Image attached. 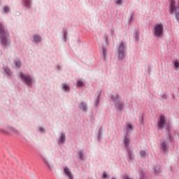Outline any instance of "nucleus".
<instances>
[{
    "instance_id": "nucleus-17",
    "label": "nucleus",
    "mask_w": 179,
    "mask_h": 179,
    "mask_svg": "<svg viewBox=\"0 0 179 179\" xmlns=\"http://www.w3.org/2000/svg\"><path fill=\"white\" fill-rule=\"evenodd\" d=\"M162 173V169L160 168H155V171H154V173L156 175V176H159V174Z\"/></svg>"
},
{
    "instance_id": "nucleus-14",
    "label": "nucleus",
    "mask_w": 179,
    "mask_h": 179,
    "mask_svg": "<svg viewBox=\"0 0 179 179\" xmlns=\"http://www.w3.org/2000/svg\"><path fill=\"white\" fill-rule=\"evenodd\" d=\"M78 156L81 160H85V159H86V157L83 155V152L82 151L78 152Z\"/></svg>"
},
{
    "instance_id": "nucleus-30",
    "label": "nucleus",
    "mask_w": 179,
    "mask_h": 179,
    "mask_svg": "<svg viewBox=\"0 0 179 179\" xmlns=\"http://www.w3.org/2000/svg\"><path fill=\"white\" fill-rule=\"evenodd\" d=\"M103 178H107V173L104 172L103 173Z\"/></svg>"
},
{
    "instance_id": "nucleus-26",
    "label": "nucleus",
    "mask_w": 179,
    "mask_h": 179,
    "mask_svg": "<svg viewBox=\"0 0 179 179\" xmlns=\"http://www.w3.org/2000/svg\"><path fill=\"white\" fill-rule=\"evenodd\" d=\"M103 54L104 57H106L107 56V50L103 49Z\"/></svg>"
},
{
    "instance_id": "nucleus-19",
    "label": "nucleus",
    "mask_w": 179,
    "mask_h": 179,
    "mask_svg": "<svg viewBox=\"0 0 179 179\" xmlns=\"http://www.w3.org/2000/svg\"><path fill=\"white\" fill-rule=\"evenodd\" d=\"M132 129H134V127H132V124H127V131H128V132H129L130 131H132Z\"/></svg>"
},
{
    "instance_id": "nucleus-7",
    "label": "nucleus",
    "mask_w": 179,
    "mask_h": 179,
    "mask_svg": "<svg viewBox=\"0 0 179 179\" xmlns=\"http://www.w3.org/2000/svg\"><path fill=\"white\" fill-rule=\"evenodd\" d=\"M128 154V162H132L135 159V155L134 154V151L131 150V149L127 150Z\"/></svg>"
},
{
    "instance_id": "nucleus-13",
    "label": "nucleus",
    "mask_w": 179,
    "mask_h": 179,
    "mask_svg": "<svg viewBox=\"0 0 179 179\" xmlns=\"http://www.w3.org/2000/svg\"><path fill=\"white\" fill-rule=\"evenodd\" d=\"M116 108L117 110H122V107H124V103H117L115 104Z\"/></svg>"
},
{
    "instance_id": "nucleus-33",
    "label": "nucleus",
    "mask_w": 179,
    "mask_h": 179,
    "mask_svg": "<svg viewBox=\"0 0 179 179\" xmlns=\"http://www.w3.org/2000/svg\"><path fill=\"white\" fill-rule=\"evenodd\" d=\"M124 179H128V178H125Z\"/></svg>"
},
{
    "instance_id": "nucleus-31",
    "label": "nucleus",
    "mask_w": 179,
    "mask_h": 179,
    "mask_svg": "<svg viewBox=\"0 0 179 179\" xmlns=\"http://www.w3.org/2000/svg\"><path fill=\"white\" fill-rule=\"evenodd\" d=\"M39 131H40V132H44V128L40 127Z\"/></svg>"
},
{
    "instance_id": "nucleus-21",
    "label": "nucleus",
    "mask_w": 179,
    "mask_h": 179,
    "mask_svg": "<svg viewBox=\"0 0 179 179\" xmlns=\"http://www.w3.org/2000/svg\"><path fill=\"white\" fill-rule=\"evenodd\" d=\"M174 66H175L176 71H178V69H179V62L176 61L175 63H174Z\"/></svg>"
},
{
    "instance_id": "nucleus-11",
    "label": "nucleus",
    "mask_w": 179,
    "mask_h": 179,
    "mask_svg": "<svg viewBox=\"0 0 179 179\" xmlns=\"http://www.w3.org/2000/svg\"><path fill=\"white\" fill-rule=\"evenodd\" d=\"M63 86V89L65 92H69V90H71V88L69 87V86L68 85V84L66 83H63L62 84Z\"/></svg>"
},
{
    "instance_id": "nucleus-32",
    "label": "nucleus",
    "mask_w": 179,
    "mask_h": 179,
    "mask_svg": "<svg viewBox=\"0 0 179 179\" xmlns=\"http://www.w3.org/2000/svg\"><path fill=\"white\" fill-rule=\"evenodd\" d=\"M131 20H132V15H131Z\"/></svg>"
},
{
    "instance_id": "nucleus-20",
    "label": "nucleus",
    "mask_w": 179,
    "mask_h": 179,
    "mask_svg": "<svg viewBox=\"0 0 179 179\" xmlns=\"http://www.w3.org/2000/svg\"><path fill=\"white\" fill-rule=\"evenodd\" d=\"M77 86H78V87H82L85 86V84L83 83V82L78 80L77 82Z\"/></svg>"
},
{
    "instance_id": "nucleus-6",
    "label": "nucleus",
    "mask_w": 179,
    "mask_h": 179,
    "mask_svg": "<svg viewBox=\"0 0 179 179\" xmlns=\"http://www.w3.org/2000/svg\"><path fill=\"white\" fill-rule=\"evenodd\" d=\"M118 58L122 59L124 58V43H121L118 50Z\"/></svg>"
},
{
    "instance_id": "nucleus-5",
    "label": "nucleus",
    "mask_w": 179,
    "mask_h": 179,
    "mask_svg": "<svg viewBox=\"0 0 179 179\" xmlns=\"http://www.w3.org/2000/svg\"><path fill=\"white\" fill-rule=\"evenodd\" d=\"M129 143H131V138L129 136H128V134H127L123 140V144L124 145L126 150L129 149Z\"/></svg>"
},
{
    "instance_id": "nucleus-27",
    "label": "nucleus",
    "mask_w": 179,
    "mask_h": 179,
    "mask_svg": "<svg viewBox=\"0 0 179 179\" xmlns=\"http://www.w3.org/2000/svg\"><path fill=\"white\" fill-rule=\"evenodd\" d=\"M116 3L118 5H122V0H117Z\"/></svg>"
},
{
    "instance_id": "nucleus-2",
    "label": "nucleus",
    "mask_w": 179,
    "mask_h": 179,
    "mask_svg": "<svg viewBox=\"0 0 179 179\" xmlns=\"http://www.w3.org/2000/svg\"><path fill=\"white\" fill-rule=\"evenodd\" d=\"M164 30V26H163V24H155L153 27L152 33L155 37L160 38V37H163Z\"/></svg>"
},
{
    "instance_id": "nucleus-16",
    "label": "nucleus",
    "mask_w": 179,
    "mask_h": 179,
    "mask_svg": "<svg viewBox=\"0 0 179 179\" xmlns=\"http://www.w3.org/2000/svg\"><path fill=\"white\" fill-rule=\"evenodd\" d=\"M161 148L164 152H166V150H167V145H166V143L164 142L162 143Z\"/></svg>"
},
{
    "instance_id": "nucleus-23",
    "label": "nucleus",
    "mask_w": 179,
    "mask_h": 179,
    "mask_svg": "<svg viewBox=\"0 0 179 179\" xmlns=\"http://www.w3.org/2000/svg\"><path fill=\"white\" fill-rule=\"evenodd\" d=\"M100 103V100L99 99V98H97L95 101V106L96 107H99V103Z\"/></svg>"
},
{
    "instance_id": "nucleus-18",
    "label": "nucleus",
    "mask_w": 179,
    "mask_h": 179,
    "mask_svg": "<svg viewBox=\"0 0 179 179\" xmlns=\"http://www.w3.org/2000/svg\"><path fill=\"white\" fill-rule=\"evenodd\" d=\"M112 99L113 100V101H115V103H117L118 100H120V96L118 95H113L112 96Z\"/></svg>"
},
{
    "instance_id": "nucleus-15",
    "label": "nucleus",
    "mask_w": 179,
    "mask_h": 179,
    "mask_svg": "<svg viewBox=\"0 0 179 179\" xmlns=\"http://www.w3.org/2000/svg\"><path fill=\"white\" fill-rule=\"evenodd\" d=\"M80 108L83 111H86V110H87V106H86V103L82 102Z\"/></svg>"
},
{
    "instance_id": "nucleus-29",
    "label": "nucleus",
    "mask_w": 179,
    "mask_h": 179,
    "mask_svg": "<svg viewBox=\"0 0 179 179\" xmlns=\"http://www.w3.org/2000/svg\"><path fill=\"white\" fill-rule=\"evenodd\" d=\"M139 122L140 124H143V117H140Z\"/></svg>"
},
{
    "instance_id": "nucleus-3",
    "label": "nucleus",
    "mask_w": 179,
    "mask_h": 179,
    "mask_svg": "<svg viewBox=\"0 0 179 179\" xmlns=\"http://www.w3.org/2000/svg\"><path fill=\"white\" fill-rule=\"evenodd\" d=\"M20 78L21 80H23V82L26 83V85H27V86H31V83H33V80H31V76H30L29 75H26L23 73V72H20Z\"/></svg>"
},
{
    "instance_id": "nucleus-28",
    "label": "nucleus",
    "mask_w": 179,
    "mask_h": 179,
    "mask_svg": "<svg viewBox=\"0 0 179 179\" xmlns=\"http://www.w3.org/2000/svg\"><path fill=\"white\" fill-rule=\"evenodd\" d=\"M25 2H26L27 6H30V0H25Z\"/></svg>"
},
{
    "instance_id": "nucleus-1",
    "label": "nucleus",
    "mask_w": 179,
    "mask_h": 179,
    "mask_svg": "<svg viewBox=\"0 0 179 179\" xmlns=\"http://www.w3.org/2000/svg\"><path fill=\"white\" fill-rule=\"evenodd\" d=\"M0 40L1 45L4 48H6L10 44V39L9 38V32L5 30L3 24H0Z\"/></svg>"
},
{
    "instance_id": "nucleus-9",
    "label": "nucleus",
    "mask_w": 179,
    "mask_h": 179,
    "mask_svg": "<svg viewBox=\"0 0 179 179\" xmlns=\"http://www.w3.org/2000/svg\"><path fill=\"white\" fill-rule=\"evenodd\" d=\"M65 139H66V136L64 134H62L59 137V143H65Z\"/></svg>"
},
{
    "instance_id": "nucleus-8",
    "label": "nucleus",
    "mask_w": 179,
    "mask_h": 179,
    "mask_svg": "<svg viewBox=\"0 0 179 179\" xmlns=\"http://www.w3.org/2000/svg\"><path fill=\"white\" fill-rule=\"evenodd\" d=\"M64 173L66 176L69 177V178L73 179V175H72V173L71 172V170H69V168H64Z\"/></svg>"
},
{
    "instance_id": "nucleus-22",
    "label": "nucleus",
    "mask_w": 179,
    "mask_h": 179,
    "mask_svg": "<svg viewBox=\"0 0 179 179\" xmlns=\"http://www.w3.org/2000/svg\"><path fill=\"white\" fill-rule=\"evenodd\" d=\"M141 157H146V152L141 150L140 151Z\"/></svg>"
},
{
    "instance_id": "nucleus-24",
    "label": "nucleus",
    "mask_w": 179,
    "mask_h": 179,
    "mask_svg": "<svg viewBox=\"0 0 179 179\" xmlns=\"http://www.w3.org/2000/svg\"><path fill=\"white\" fill-rule=\"evenodd\" d=\"M11 132H13L14 134H19V131H17L14 128H11Z\"/></svg>"
},
{
    "instance_id": "nucleus-25",
    "label": "nucleus",
    "mask_w": 179,
    "mask_h": 179,
    "mask_svg": "<svg viewBox=\"0 0 179 179\" xmlns=\"http://www.w3.org/2000/svg\"><path fill=\"white\" fill-rule=\"evenodd\" d=\"M4 12L5 13H8V12H9V7L4 6Z\"/></svg>"
},
{
    "instance_id": "nucleus-4",
    "label": "nucleus",
    "mask_w": 179,
    "mask_h": 179,
    "mask_svg": "<svg viewBox=\"0 0 179 179\" xmlns=\"http://www.w3.org/2000/svg\"><path fill=\"white\" fill-rule=\"evenodd\" d=\"M166 125V117L161 115L158 120L157 129H163Z\"/></svg>"
},
{
    "instance_id": "nucleus-12",
    "label": "nucleus",
    "mask_w": 179,
    "mask_h": 179,
    "mask_svg": "<svg viewBox=\"0 0 179 179\" xmlns=\"http://www.w3.org/2000/svg\"><path fill=\"white\" fill-rule=\"evenodd\" d=\"M15 64L17 68H20L22 66V62L19 59L15 60Z\"/></svg>"
},
{
    "instance_id": "nucleus-10",
    "label": "nucleus",
    "mask_w": 179,
    "mask_h": 179,
    "mask_svg": "<svg viewBox=\"0 0 179 179\" xmlns=\"http://www.w3.org/2000/svg\"><path fill=\"white\" fill-rule=\"evenodd\" d=\"M34 40L36 43H40L41 41V37L39 35H34Z\"/></svg>"
}]
</instances>
